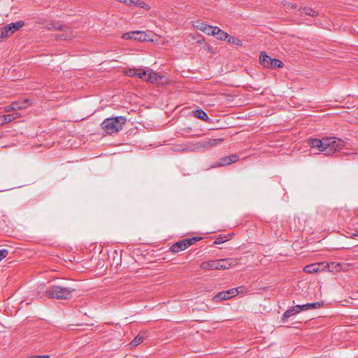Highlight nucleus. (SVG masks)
Listing matches in <instances>:
<instances>
[{
	"mask_svg": "<svg viewBox=\"0 0 358 358\" xmlns=\"http://www.w3.org/2000/svg\"><path fill=\"white\" fill-rule=\"evenodd\" d=\"M309 145L317 153L323 152L325 155H330L340 151L345 147V142L339 138L327 137L322 139L312 138L309 140Z\"/></svg>",
	"mask_w": 358,
	"mask_h": 358,
	"instance_id": "1",
	"label": "nucleus"
},
{
	"mask_svg": "<svg viewBox=\"0 0 358 358\" xmlns=\"http://www.w3.org/2000/svg\"><path fill=\"white\" fill-rule=\"evenodd\" d=\"M126 122L127 120L123 116L110 117L103 120L101 127L105 132L111 134L121 130Z\"/></svg>",
	"mask_w": 358,
	"mask_h": 358,
	"instance_id": "2",
	"label": "nucleus"
},
{
	"mask_svg": "<svg viewBox=\"0 0 358 358\" xmlns=\"http://www.w3.org/2000/svg\"><path fill=\"white\" fill-rule=\"evenodd\" d=\"M73 289L64 287L59 285L49 287L45 291L46 295L49 298L57 299H69L71 296Z\"/></svg>",
	"mask_w": 358,
	"mask_h": 358,
	"instance_id": "3",
	"label": "nucleus"
},
{
	"mask_svg": "<svg viewBox=\"0 0 358 358\" xmlns=\"http://www.w3.org/2000/svg\"><path fill=\"white\" fill-rule=\"evenodd\" d=\"M48 29H55L62 31L63 33L55 36L57 40H71L75 37L73 30L64 24H59L57 23H51L47 25Z\"/></svg>",
	"mask_w": 358,
	"mask_h": 358,
	"instance_id": "4",
	"label": "nucleus"
},
{
	"mask_svg": "<svg viewBox=\"0 0 358 358\" xmlns=\"http://www.w3.org/2000/svg\"><path fill=\"white\" fill-rule=\"evenodd\" d=\"M146 36L147 35L144 31H134L124 33L122 36V38L124 40L134 39L138 41H146Z\"/></svg>",
	"mask_w": 358,
	"mask_h": 358,
	"instance_id": "5",
	"label": "nucleus"
},
{
	"mask_svg": "<svg viewBox=\"0 0 358 358\" xmlns=\"http://www.w3.org/2000/svg\"><path fill=\"white\" fill-rule=\"evenodd\" d=\"M238 159V156L236 155H229V156L222 157L212 167L215 168V167H218V166L230 165L232 163H234V162H237Z\"/></svg>",
	"mask_w": 358,
	"mask_h": 358,
	"instance_id": "6",
	"label": "nucleus"
},
{
	"mask_svg": "<svg viewBox=\"0 0 358 358\" xmlns=\"http://www.w3.org/2000/svg\"><path fill=\"white\" fill-rule=\"evenodd\" d=\"M202 239L201 236H194L192 238H185L172 245V246H190L195 244L197 241Z\"/></svg>",
	"mask_w": 358,
	"mask_h": 358,
	"instance_id": "7",
	"label": "nucleus"
},
{
	"mask_svg": "<svg viewBox=\"0 0 358 358\" xmlns=\"http://www.w3.org/2000/svg\"><path fill=\"white\" fill-rule=\"evenodd\" d=\"M233 297L234 296L232 294H231V289H229L227 291H222L218 292L213 297L212 301L217 303L221 301L230 299Z\"/></svg>",
	"mask_w": 358,
	"mask_h": 358,
	"instance_id": "8",
	"label": "nucleus"
},
{
	"mask_svg": "<svg viewBox=\"0 0 358 358\" xmlns=\"http://www.w3.org/2000/svg\"><path fill=\"white\" fill-rule=\"evenodd\" d=\"M128 6H138L145 10H149L150 6L145 2L141 0H122V2Z\"/></svg>",
	"mask_w": 358,
	"mask_h": 358,
	"instance_id": "9",
	"label": "nucleus"
},
{
	"mask_svg": "<svg viewBox=\"0 0 358 358\" xmlns=\"http://www.w3.org/2000/svg\"><path fill=\"white\" fill-rule=\"evenodd\" d=\"M231 236V234H229L228 236L220 235L215 239L210 238V239L208 240L207 242L206 243V244H207L208 246H213L214 245H220V244L225 243L227 240H229L230 239L229 237Z\"/></svg>",
	"mask_w": 358,
	"mask_h": 358,
	"instance_id": "10",
	"label": "nucleus"
},
{
	"mask_svg": "<svg viewBox=\"0 0 358 358\" xmlns=\"http://www.w3.org/2000/svg\"><path fill=\"white\" fill-rule=\"evenodd\" d=\"M301 311V308H300V305H296V306L292 307V308H289V309L287 310L283 313L282 320L284 322L287 321L289 317H290L291 316L296 315L297 313H299Z\"/></svg>",
	"mask_w": 358,
	"mask_h": 358,
	"instance_id": "11",
	"label": "nucleus"
},
{
	"mask_svg": "<svg viewBox=\"0 0 358 358\" xmlns=\"http://www.w3.org/2000/svg\"><path fill=\"white\" fill-rule=\"evenodd\" d=\"M324 305V302L322 301H317L313 303H308L303 305H300V308L301 311H306L309 309H317L321 307H322Z\"/></svg>",
	"mask_w": 358,
	"mask_h": 358,
	"instance_id": "12",
	"label": "nucleus"
},
{
	"mask_svg": "<svg viewBox=\"0 0 358 358\" xmlns=\"http://www.w3.org/2000/svg\"><path fill=\"white\" fill-rule=\"evenodd\" d=\"M30 104V100L27 99H24L22 101L13 102V107H15V110L26 108Z\"/></svg>",
	"mask_w": 358,
	"mask_h": 358,
	"instance_id": "13",
	"label": "nucleus"
},
{
	"mask_svg": "<svg viewBox=\"0 0 358 358\" xmlns=\"http://www.w3.org/2000/svg\"><path fill=\"white\" fill-rule=\"evenodd\" d=\"M299 11L300 13L301 16L310 15L314 17L317 15L318 14V13L316 10L309 7L300 8L299 9Z\"/></svg>",
	"mask_w": 358,
	"mask_h": 358,
	"instance_id": "14",
	"label": "nucleus"
},
{
	"mask_svg": "<svg viewBox=\"0 0 358 358\" xmlns=\"http://www.w3.org/2000/svg\"><path fill=\"white\" fill-rule=\"evenodd\" d=\"M271 58L268 57L265 52H261L259 56V61L262 65H263L266 68H270V62H271Z\"/></svg>",
	"mask_w": 358,
	"mask_h": 358,
	"instance_id": "15",
	"label": "nucleus"
},
{
	"mask_svg": "<svg viewBox=\"0 0 358 358\" xmlns=\"http://www.w3.org/2000/svg\"><path fill=\"white\" fill-rule=\"evenodd\" d=\"M215 34L214 36L216 37L218 40H227L229 37V34L222 29H220L218 27H216V29H214Z\"/></svg>",
	"mask_w": 358,
	"mask_h": 358,
	"instance_id": "16",
	"label": "nucleus"
},
{
	"mask_svg": "<svg viewBox=\"0 0 358 358\" xmlns=\"http://www.w3.org/2000/svg\"><path fill=\"white\" fill-rule=\"evenodd\" d=\"M193 114H194V117H196L200 120H204L206 122H208L209 120L208 115L206 113L205 111H203L201 109H197V110H194Z\"/></svg>",
	"mask_w": 358,
	"mask_h": 358,
	"instance_id": "17",
	"label": "nucleus"
},
{
	"mask_svg": "<svg viewBox=\"0 0 358 358\" xmlns=\"http://www.w3.org/2000/svg\"><path fill=\"white\" fill-rule=\"evenodd\" d=\"M162 78H163V76H159L150 70L146 81L150 83H155L158 82L159 79Z\"/></svg>",
	"mask_w": 358,
	"mask_h": 358,
	"instance_id": "18",
	"label": "nucleus"
},
{
	"mask_svg": "<svg viewBox=\"0 0 358 358\" xmlns=\"http://www.w3.org/2000/svg\"><path fill=\"white\" fill-rule=\"evenodd\" d=\"M248 288L245 286H239L236 288L231 289V294L234 296H237L239 294H246L248 292Z\"/></svg>",
	"mask_w": 358,
	"mask_h": 358,
	"instance_id": "19",
	"label": "nucleus"
},
{
	"mask_svg": "<svg viewBox=\"0 0 358 358\" xmlns=\"http://www.w3.org/2000/svg\"><path fill=\"white\" fill-rule=\"evenodd\" d=\"M145 337H146L145 333H143V334L140 333V334H138L134 338V339L131 342V346L134 347V346L138 345L139 344H141V343L143 342V341H144Z\"/></svg>",
	"mask_w": 358,
	"mask_h": 358,
	"instance_id": "20",
	"label": "nucleus"
},
{
	"mask_svg": "<svg viewBox=\"0 0 358 358\" xmlns=\"http://www.w3.org/2000/svg\"><path fill=\"white\" fill-rule=\"evenodd\" d=\"M320 264H312L310 265H307L304 267L303 270L305 272L308 273H313L317 272L319 268Z\"/></svg>",
	"mask_w": 358,
	"mask_h": 358,
	"instance_id": "21",
	"label": "nucleus"
},
{
	"mask_svg": "<svg viewBox=\"0 0 358 358\" xmlns=\"http://www.w3.org/2000/svg\"><path fill=\"white\" fill-rule=\"evenodd\" d=\"M11 27H0V37L1 38H4L9 37L12 35V31H10Z\"/></svg>",
	"mask_w": 358,
	"mask_h": 358,
	"instance_id": "22",
	"label": "nucleus"
},
{
	"mask_svg": "<svg viewBox=\"0 0 358 358\" xmlns=\"http://www.w3.org/2000/svg\"><path fill=\"white\" fill-rule=\"evenodd\" d=\"M24 22L23 21H18L17 22H15V23H10L9 24H7L6 25V27H11V30L10 31H12V34H14L15 31H17V30H19L21 27H22V26L24 25Z\"/></svg>",
	"mask_w": 358,
	"mask_h": 358,
	"instance_id": "23",
	"label": "nucleus"
},
{
	"mask_svg": "<svg viewBox=\"0 0 358 358\" xmlns=\"http://www.w3.org/2000/svg\"><path fill=\"white\" fill-rule=\"evenodd\" d=\"M207 143V141L196 143L195 144H194V147L191 149V150H199L209 148L208 144Z\"/></svg>",
	"mask_w": 358,
	"mask_h": 358,
	"instance_id": "24",
	"label": "nucleus"
},
{
	"mask_svg": "<svg viewBox=\"0 0 358 358\" xmlns=\"http://www.w3.org/2000/svg\"><path fill=\"white\" fill-rule=\"evenodd\" d=\"M150 69H138L137 78L146 81Z\"/></svg>",
	"mask_w": 358,
	"mask_h": 358,
	"instance_id": "25",
	"label": "nucleus"
},
{
	"mask_svg": "<svg viewBox=\"0 0 358 358\" xmlns=\"http://www.w3.org/2000/svg\"><path fill=\"white\" fill-rule=\"evenodd\" d=\"M18 117H19L18 113L3 115V118L4 120L3 121H4L5 124L12 122L13 120H15Z\"/></svg>",
	"mask_w": 358,
	"mask_h": 358,
	"instance_id": "26",
	"label": "nucleus"
},
{
	"mask_svg": "<svg viewBox=\"0 0 358 358\" xmlns=\"http://www.w3.org/2000/svg\"><path fill=\"white\" fill-rule=\"evenodd\" d=\"M269 64H270V68H273V69L282 68L283 66V63L278 59H272L271 62Z\"/></svg>",
	"mask_w": 358,
	"mask_h": 358,
	"instance_id": "27",
	"label": "nucleus"
},
{
	"mask_svg": "<svg viewBox=\"0 0 358 358\" xmlns=\"http://www.w3.org/2000/svg\"><path fill=\"white\" fill-rule=\"evenodd\" d=\"M222 141H223L222 138L208 139V140H207V141H208L207 144H208L209 148L210 147H213V146H217Z\"/></svg>",
	"mask_w": 358,
	"mask_h": 358,
	"instance_id": "28",
	"label": "nucleus"
},
{
	"mask_svg": "<svg viewBox=\"0 0 358 358\" xmlns=\"http://www.w3.org/2000/svg\"><path fill=\"white\" fill-rule=\"evenodd\" d=\"M227 41L230 43H234V44H236V45H238V46L242 45V41L240 39L236 38H235L234 36H231L229 35Z\"/></svg>",
	"mask_w": 358,
	"mask_h": 358,
	"instance_id": "29",
	"label": "nucleus"
},
{
	"mask_svg": "<svg viewBox=\"0 0 358 358\" xmlns=\"http://www.w3.org/2000/svg\"><path fill=\"white\" fill-rule=\"evenodd\" d=\"M213 260L204 262L201 264V268L204 270H212Z\"/></svg>",
	"mask_w": 358,
	"mask_h": 358,
	"instance_id": "30",
	"label": "nucleus"
},
{
	"mask_svg": "<svg viewBox=\"0 0 358 358\" xmlns=\"http://www.w3.org/2000/svg\"><path fill=\"white\" fill-rule=\"evenodd\" d=\"M223 260H213L212 270L221 269Z\"/></svg>",
	"mask_w": 358,
	"mask_h": 358,
	"instance_id": "31",
	"label": "nucleus"
},
{
	"mask_svg": "<svg viewBox=\"0 0 358 358\" xmlns=\"http://www.w3.org/2000/svg\"><path fill=\"white\" fill-rule=\"evenodd\" d=\"M216 27H213L208 24L203 32L208 35L213 36L215 34L214 29H216Z\"/></svg>",
	"mask_w": 358,
	"mask_h": 358,
	"instance_id": "32",
	"label": "nucleus"
},
{
	"mask_svg": "<svg viewBox=\"0 0 358 358\" xmlns=\"http://www.w3.org/2000/svg\"><path fill=\"white\" fill-rule=\"evenodd\" d=\"M208 24L204 23V22H196V24L194 25L195 27L200 30V31H202L203 32V31L205 30V29L206 28V26Z\"/></svg>",
	"mask_w": 358,
	"mask_h": 358,
	"instance_id": "33",
	"label": "nucleus"
},
{
	"mask_svg": "<svg viewBox=\"0 0 358 358\" xmlns=\"http://www.w3.org/2000/svg\"><path fill=\"white\" fill-rule=\"evenodd\" d=\"M138 69H129L126 71L127 75L131 77H137Z\"/></svg>",
	"mask_w": 358,
	"mask_h": 358,
	"instance_id": "34",
	"label": "nucleus"
},
{
	"mask_svg": "<svg viewBox=\"0 0 358 358\" xmlns=\"http://www.w3.org/2000/svg\"><path fill=\"white\" fill-rule=\"evenodd\" d=\"M187 248H176V247H173V248H169V250L168 252H171L172 253L175 254V253H177V252H179L185 249H186Z\"/></svg>",
	"mask_w": 358,
	"mask_h": 358,
	"instance_id": "35",
	"label": "nucleus"
},
{
	"mask_svg": "<svg viewBox=\"0 0 358 358\" xmlns=\"http://www.w3.org/2000/svg\"><path fill=\"white\" fill-rule=\"evenodd\" d=\"M8 254V252L6 249L0 250V262L4 259Z\"/></svg>",
	"mask_w": 358,
	"mask_h": 358,
	"instance_id": "36",
	"label": "nucleus"
},
{
	"mask_svg": "<svg viewBox=\"0 0 358 358\" xmlns=\"http://www.w3.org/2000/svg\"><path fill=\"white\" fill-rule=\"evenodd\" d=\"M296 8H297L296 5L291 3H287L285 5V8L287 10H294V9H296Z\"/></svg>",
	"mask_w": 358,
	"mask_h": 358,
	"instance_id": "37",
	"label": "nucleus"
},
{
	"mask_svg": "<svg viewBox=\"0 0 358 358\" xmlns=\"http://www.w3.org/2000/svg\"><path fill=\"white\" fill-rule=\"evenodd\" d=\"M13 110H15V107H13V103L11 105L6 106L4 107V111L6 113H9Z\"/></svg>",
	"mask_w": 358,
	"mask_h": 358,
	"instance_id": "38",
	"label": "nucleus"
},
{
	"mask_svg": "<svg viewBox=\"0 0 358 358\" xmlns=\"http://www.w3.org/2000/svg\"><path fill=\"white\" fill-rule=\"evenodd\" d=\"M223 260V263L221 264H222V267H221V269H226V268H229V264H228V262L226 261V260Z\"/></svg>",
	"mask_w": 358,
	"mask_h": 358,
	"instance_id": "39",
	"label": "nucleus"
},
{
	"mask_svg": "<svg viewBox=\"0 0 358 358\" xmlns=\"http://www.w3.org/2000/svg\"><path fill=\"white\" fill-rule=\"evenodd\" d=\"M49 355H34V356H31L28 358H49Z\"/></svg>",
	"mask_w": 358,
	"mask_h": 358,
	"instance_id": "40",
	"label": "nucleus"
},
{
	"mask_svg": "<svg viewBox=\"0 0 358 358\" xmlns=\"http://www.w3.org/2000/svg\"><path fill=\"white\" fill-rule=\"evenodd\" d=\"M3 120V115H0V126L5 124Z\"/></svg>",
	"mask_w": 358,
	"mask_h": 358,
	"instance_id": "41",
	"label": "nucleus"
},
{
	"mask_svg": "<svg viewBox=\"0 0 358 358\" xmlns=\"http://www.w3.org/2000/svg\"><path fill=\"white\" fill-rule=\"evenodd\" d=\"M297 229L299 230V231H301L303 229V224H300L299 226L297 227Z\"/></svg>",
	"mask_w": 358,
	"mask_h": 358,
	"instance_id": "42",
	"label": "nucleus"
},
{
	"mask_svg": "<svg viewBox=\"0 0 358 358\" xmlns=\"http://www.w3.org/2000/svg\"><path fill=\"white\" fill-rule=\"evenodd\" d=\"M300 220V218L298 217H294V222H296V221H299V222Z\"/></svg>",
	"mask_w": 358,
	"mask_h": 358,
	"instance_id": "43",
	"label": "nucleus"
},
{
	"mask_svg": "<svg viewBox=\"0 0 358 358\" xmlns=\"http://www.w3.org/2000/svg\"><path fill=\"white\" fill-rule=\"evenodd\" d=\"M0 246H8L7 244H3V245H0Z\"/></svg>",
	"mask_w": 358,
	"mask_h": 358,
	"instance_id": "44",
	"label": "nucleus"
},
{
	"mask_svg": "<svg viewBox=\"0 0 358 358\" xmlns=\"http://www.w3.org/2000/svg\"><path fill=\"white\" fill-rule=\"evenodd\" d=\"M136 250L138 252L140 250V248H137Z\"/></svg>",
	"mask_w": 358,
	"mask_h": 358,
	"instance_id": "45",
	"label": "nucleus"
},
{
	"mask_svg": "<svg viewBox=\"0 0 358 358\" xmlns=\"http://www.w3.org/2000/svg\"><path fill=\"white\" fill-rule=\"evenodd\" d=\"M357 235H358V233H357Z\"/></svg>",
	"mask_w": 358,
	"mask_h": 358,
	"instance_id": "46",
	"label": "nucleus"
}]
</instances>
